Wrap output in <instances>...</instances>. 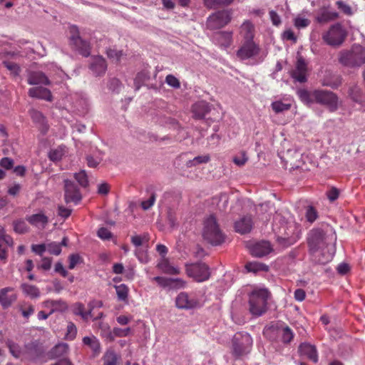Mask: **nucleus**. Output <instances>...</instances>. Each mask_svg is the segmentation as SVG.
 Returning <instances> with one entry per match:
<instances>
[{"mask_svg": "<svg viewBox=\"0 0 365 365\" xmlns=\"http://www.w3.org/2000/svg\"><path fill=\"white\" fill-rule=\"evenodd\" d=\"M336 240V234L331 228H327L326 230L314 229L309 234L308 244L310 251L313 253L325 247L328 248L329 252L328 254L326 255L324 259H319V262L326 263L333 257V245Z\"/></svg>", "mask_w": 365, "mask_h": 365, "instance_id": "nucleus-1", "label": "nucleus"}, {"mask_svg": "<svg viewBox=\"0 0 365 365\" xmlns=\"http://www.w3.org/2000/svg\"><path fill=\"white\" fill-rule=\"evenodd\" d=\"M297 96L304 103L309 106L317 103L327 106L331 111H334L338 108V97L331 91L326 90L308 91L300 89L297 91Z\"/></svg>", "mask_w": 365, "mask_h": 365, "instance_id": "nucleus-2", "label": "nucleus"}, {"mask_svg": "<svg viewBox=\"0 0 365 365\" xmlns=\"http://www.w3.org/2000/svg\"><path fill=\"white\" fill-rule=\"evenodd\" d=\"M269 293L265 288H255L250 294V311L252 315L259 317L267 309V299Z\"/></svg>", "mask_w": 365, "mask_h": 365, "instance_id": "nucleus-3", "label": "nucleus"}, {"mask_svg": "<svg viewBox=\"0 0 365 365\" xmlns=\"http://www.w3.org/2000/svg\"><path fill=\"white\" fill-rule=\"evenodd\" d=\"M202 236L208 243L212 245H218L224 242V235L213 215H210L205 220Z\"/></svg>", "mask_w": 365, "mask_h": 365, "instance_id": "nucleus-4", "label": "nucleus"}, {"mask_svg": "<svg viewBox=\"0 0 365 365\" xmlns=\"http://www.w3.org/2000/svg\"><path fill=\"white\" fill-rule=\"evenodd\" d=\"M339 62L347 67H359L365 64V48L355 45L350 51L340 53Z\"/></svg>", "mask_w": 365, "mask_h": 365, "instance_id": "nucleus-5", "label": "nucleus"}, {"mask_svg": "<svg viewBox=\"0 0 365 365\" xmlns=\"http://www.w3.org/2000/svg\"><path fill=\"white\" fill-rule=\"evenodd\" d=\"M252 338L248 333H236L232 340V354L236 357H240L249 354L252 349Z\"/></svg>", "mask_w": 365, "mask_h": 365, "instance_id": "nucleus-6", "label": "nucleus"}, {"mask_svg": "<svg viewBox=\"0 0 365 365\" xmlns=\"http://www.w3.org/2000/svg\"><path fill=\"white\" fill-rule=\"evenodd\" d=\"M346 36V30L341 24L337 23L332 25L327 32L322 34V39L329 46H338L344 41Z\"/></svg>", "mask_w": 365, "mask_h": 365, "instance_id": "nucleus-7", "label": "nucleus"}, {"mask_svg": "<svg viewBox=\"0 0 365 365\" xmlns=\"http://www.w3.org/2000/svg\"><path fill=\"white\" fill-rule=\"evenodd\" d=\"M185 272L197 282L207 281L210 277V268L203 262L186 264Z\"/></svg>", "mask_w": 365, "mask_h": 365, "instance_id": "nucleus-8", "label": "nucleus"}, {"mask_svg": "<svg viewBox=\"0 0 365 365\" xmlns=\"http://www.w3.org/2000/svg\"><path fill=\"white\" fill-rule=\"evenodd\" d=\"M274 230L278 234L277 241L279 244L283 247L290 246L297 240L298 237L294 232L295 226L293 225H284L280 227L279 230L277 231L276 229H274Z\"/></svg>", "mask_w": 365, "mask_h": 365, "instance_id": "nucleus-9", "label": "nucleus"}, {"mask_svg": "<svg viewBox=\"0 0 365 365\" xmlns=\"http://www.w3.org/2000/svg\"><path fill=\"white\" fill-rule=\"evenodd\" d=\"M70 33V42L75 46V48L83 56H88L90 55V45L83 41L79 36V31L76 26L71 25L69 26Z\"/></svg>", "mask_w": 365, "mask_h": 365, "instance_id": "nucleus-10", "label": "nucleus"}, {"mask_svg": "<svg viewBox=\"0 0 365 365\" xmlns=\"http://www.w3.org/2000/svg\"><path fill=\"white\" fill-rule=\"evenodd\" d=\"M231 20L229 11H218L210 16L207 21V26L210 29H217L225 26Z\"/></svg>", "mask_w": 365, "mask_h": 365, "instance_id": "nucleus-11", "label": "nucleus"}, {"mask_svg": "<svg viewBox=\"0 0 365 365\" xmlns=\"http://www.w3.org/2000/svg\"><path fill=\"white\" fill-rule=\"evenodd\" d=\"M64 199L66 203L78 204L81 200V195L73 182L64 180Z\"/></svg>", "mask_w": 365, "mask_h": 365, "instance_id": "nucleus-12", "label": "nucleus"}, {"mask_svg": "<svg viewBox=\"0 0 365 365\" xmlns=\"http://www.w3.org/2000/svg\"><path fill=\"white\" fill-rule=\"evenodd\" d=\"M259 52V46L254 41H245L237 52V57L246 60L257 56Z\"/></svg>", "mask_w": 365, "mask_h": 365, "instance_id": "nucleus-13", "label": "nucleus"}, {"mask_svg": "<svg viewBox=\"0 0 365 365\" xmlns=\"http://www.w3.org/2000/svg\"><path fill=\"white\" fill-rule=\"evenodd\" d=\"M307 66L304 58L297 53L295 68L292 71V77L297 81L303 83L307 81Z\"/></svg>", "mask_w": 365, "mask_h": 365, "instance_id": "nucleus-14", "label": "nucleus"}, {"mask_svg": "<svg viewBox=\"0 0 365 365\" xmlns=\"http://www.w3.org/2000/svg\"><path fill=\"white\" fill-rule=\"evenodd\" d=\"M248 247L251 255L257 257H264L272 251L271 245L267 241H261L250 244Z\"/></svg>", "mask_w": 365, "mask_h": 365, "instance_id": "nucleus-15", "label": "nucleus"}, {"mask_svg": "<svg viewBox=\"0 0 365 365\" xmlns=\"http://www.w3.org/2000/svg\"><path fill=\"white\" fill-rule=\"evenodd\" d=\"M17 299V294L13 287H5L0 290V304L4 309L10 307Z\"/></svg>", "mask_w": 365, "mask_h": 365, "instance_id": "nucleus-16", "label": "nucleus"}, {"mask_svg": "<svg viewBox=\"0 0 365 365\" xmlns=\"http://www.w3.org/2000/svg\"><path fill=\"white\" fill-rule=\"evenodd\" d=\"M176 306L180 309H193L198 306V302L195 299H190L185 292L180 293L175 299Z\"/></svg>", "mask_w": 365, "mask_h": 365, "instance_id": "nucleus-17", "label": "nucleus"}, {"mask_svg": "<svg viewBox=\"0 0 365 365\" xmlns=\"http://www.w3.org/2000/svg\"><path fill=\"white\" fill-rule=\"evenodd\" d=\"M43 304L44 308L49 310V314L63 312L68 309L67 303L62 299H48L45 301Z\"/></svg>", "mask_w": 365, "mask_h": 365, "instance_id": "nucleus-18", "label": "nucleus"}, {"mask_svg": "<svg viewBox=\"0 0 365 365\" xmlns=\"http://www.w3.org/2000/svg\"><path fill=\"white\" fill-rule=\"evenodd\" d=\"M240 35L245 41H253L255 26L248 20L245 21L240 27Z\"/></svg>", "mask_w": 365, "mask_h": 365, "instance_id": "nucleus-19", "label": "nucleus"}, {"mask_svg": "<svg viewBox=\"0 0 365 365\" xmlns=\"http://www.w3.org/2000/svg\"><path fill=\"white\" fill-rule=\"evenodd\" d=\"M299 351L301 355L307 356L313 362L317 363L318 361L317 351L314 346L303 343L299 346Z\"/></svg>", "mask_w": 365, "mask_h": 365, "instance_id": "nucleus-20", "label": "nucleus"}, {"mask_svg": "<svg viewBox=\"0 0 365 365\" xmlns=\"http://www.w3.org/2000/svg\"><path fill=\"white\" fill-rule=\"evenodd\" d=\"M29 96L31 98L46 100L47 101H52V95L51 91L46 88L34 87L29 90Z\"/></svg>", "mask_w": 365, "mask_h": 365, "instance_id": "nucleus-21", "label": "nucleus"}, {"mask_svg": "<svg viewBox=\"0 0 365 365\" xmlns=\"http://www.w3.org/2000/svg\"><path fill=\"white\" fill-rule=\"evenodd\" d=\"M213 41L219 46L226 48L230 46L232 41V32L220 31L216 33L213 37Z\"/></svg>", "mask_w": 365, "mask_h": 365, "instance_id": "nucleus-22", "label": "nucleus"}, {"mask_svg": "<svg viewBox=\"0 0 365 365\" xmlns=\"http://www.w3.org/2000/svg\"><path fill=\"white\" fill-rule=\"evenodd\" d=\"M28 83L30 85H49L50 81L41 71H32L28 74Z\"/></svg>", "mask_w": 365, "mask_h": 365, "instance_id": "nucleus-23", "label": "nucleus"}, {"mask_svg": "<svg viewBox=\"0 0 365 365\" xmlns=\"http://www.w3.org/2000/svg\"><path fill=\"white\" fill-rule=\"evenodd\" d=\"M338 17V14L334 11H331L327 7L320 9L316 17V21L320 24L327 23L334 20Z\"/></svg>", "mask_w": 365, "mask_h": 365, "instance_id": "nucleus-24", "label": "nucleus"}, {"mask_svg": "<svg viewBox=\"0 0 365 365\" xmlns=\"http://www.w3.org/2000/svg\"><path fill=\"white\" fill-rule=\"evenodd\" d=\"M193 115L195 118H203L210 110L209 104L205 101L195 103L192 108Z\"/></svg>", "mask_w": 365, "mask_h": 365, "instance_id": "nucleus-25", "label": "nucleus"}, {"mask_svg": "<svg viewBox=\"0 0 365 365\" xmlns=\"http://www.w3.org/2000/svg\"><path fill=\"white\" fill-rule=\"evenodd\" d=\"M26 220L33 226L40 229L45 228L48 222L47 216L43 213L34 214L26 217Z\"/></svg>", "mask_w": 365, "mask_h": 365, "instance_id": "nucleus-26", "label": "nucleus"}, {"mask_svg": "<svg viewBox=\"0 0 365 365\" xmlns=\"http://www.w3.org/2000/svg\"><path fill=\"white\" fill-rule=\"evenodd\" d=\"M83 345L89 347L93 352L94 355H98L101 351V343L96 336L90 335L84 336L82 339Z\"/></svg>", "mask_w": 365, "mask_h": 365, "instance_id": "nucleus-27", "label": "nucleus"}, {"mask_svg": "<svg viewBox=\"0 0 365 365\" xmlns=\"http://www.w3.org/2000/svg\"><path fill=\"white\" fill-rule=\"evenodd\" d=\"M252 227V222L250 217H244L235 224V230L241 234L250 232Z\"/></svg>", "mask_w": 365, "mask_h": 365, "instance_id": "nucleus-28", "label": "nucleus"}, {"mask_svg": "<svg viewBox=\"0 0 365 365\" xmlns=\"http://www.w3.org/2000/svg\"><path fill=\"white\" fill-rule=\"evenodd\" d=\"M68 153V150L67 147L64 145H61L50 150L48 153V158L53 162L59 161Z\"/></svg>", "mask_w": 365, "mask_h": 365, "instance_id": "nucleus-29", "label": "nucleus"}, {"mask_svg": "<svg viewBox=\"0 0 365 365\" xmlns=\"http://www.w3.org/2000/svg\"><path fill=\"white\" fill-rule=\"evenodd\" d=\"M158 267L165 274H178L180 273V268L172 265L169 261L163 258L158 264Z\"/></svg>", "mask_w": 365, "mask_h": 365, "instance_id": "nucleus-30", "label": "nucleus"}, {"mask_svg": "<svg viewBox=\"0 0 365 365\" xmlns=\"http://www.w3.org/2000/svg\"><path fill=\"white\" fill-rule=\"evenodd\" d=\"M107 65L106 61L101 56H96L93 58L91 64V69L96 75L104 73L106 71Z\"/></svg>", "mask_w": 365, "mask_h": 365, "instance_id": "nucleus-31", "label": "nucleus"}, {"mask_svg": "<svg viewBox=\"0 0 365 365\" xmlns=\"http://www.w3.org/2000/svg\"><path fill=\"white\" fill-rule=\"evenodd\" d=\"M120 356L113 349H107L102 360L103 365H118Z\"/></svg>", "mask_w": 365, "mask_h": 365, "instance_id": "nucleus-32", "label": "nucleus"}, {"mask_svg": "<svg viewBox=\"0 0 365 365\" xmlns=\"http://www.w3.org/2000/svg\"><path fill=\"white\" fill-rule=\"evenodd\" d=\"M68 350L69 347L66 343H60L52 349L51 354L53 358L63 357L68 354Z\"/></svg>", "mask_w": 365, "mask_h": 365, "instance_id": "nucleus-33", "label": "nucleus"}, {"mask_svg": "<svg viewBox=\"0 0 365 365\" xmlns=\"http://www.w3.org/2000/svg\"><path fill=\"white\" fill-rule=\"evenodd\" d=\"M21 289L24 294L30 298H38L40 296L39 289L34 285L23 284Z\"/></svg>", "mask_w": 365, "mask_h": 365, "instance_id": "nucleus-34", "label": "nucleus"}, {"mask_svg": "<svg viewBox=\"0 0 365 365\" xmlns=\"http://www.w3.org/2000/svg\"><path fill=\"white\" fill-rule=\"evenodd\" d=\"M118 299L120 302H126L128 298L129 289L125 284L115 286Z\"/></svg>", "mask_w": 365, "mask_h": 365, "instance_id": "nucleus-35", "label": "nucleus"}, {"mask_svg": "<svg viewBox=\"0 0 365 365\" xmlns=\"http://www.w3.org/2000/svg\"><path fill=\"white\" fill-rule=\"evenodd\" d=\"M245 269L249 272L256 273L259 271L267 272V271H268L269 267L267 265L262 264V263H259V262H248L246 264Z\"/></svg>", "mask_w": 365, "mask_h": 365, "instance_id": "nucleus-36", "label": "nucleus"}, {"mask_svg": "<svg viewBox=\"0 0 365 365\" xmlns=\"http://www.w3.org/2000/svg\"><path fill=\"white\" fill-rule=\"evenodd\" d=\"M98 329L101 330V336L108 341H113V338L110 326L107 323L99 322Z\"/></svg>", "mask_w": 365, "mask_h": 365, "instance_id": "nucleus-37", "label": "nucleus"}, {"mask_svg": "<svg viewBox=\"0 0 365 365\" xmlns=\"http://www.w3.org/2000/svg\"><path fill=\"white\" fill-rule=\"evenodd\" d=\"M133 331L130 327L120 328L114 327L112 330V336L113 340L115 337H126L133 334Z\"/></svg>", "mask_w": 365, "mask_h": 365, "instance_id": "nucleus-38", "label": "nucleus"}, {"mask_svg": "<svg viewBox=\"0 0 365 365\" xmlns=\"http://www.w3.org/2000/svg\"><path fill=\"white\" fill-rule=\"evenodd\" d=\"M210 160V157L209 155H199L194 158L192 160H188L187 162V166L191 168L200 164L207 163Z\"/></svg>", "mask_w": 365, "mask_h": 365, "instance_id": "nucleus-39", "label": "nucleus"}, {"mask_svg": "<svg viewBox=\"0 0 365 365\" xmlns=\"http://www.w3.org/2000/svg\"><path fill=\"white\" fill-rule=\"evenodd\" d=\"M290 103H283L281 101H276L272 103L271 107L272 110L276 113H282L285 110H288L291 108Z\"/></svg>", "mask_w": 365, "mask_h": 365, "instance_id": "nucleus-40", "label": "nucleus"}, {"mask_svg": "<svg viewBox=\"0 0 365 365\" xmlns=\"http://www.w3.org/2000/svg\"><path fill=\"white\" fill-rule=\"evenodd\" d=\"M349 96L356 103H361L363 100V92L358 86H354L350 88Z\"/></svg>", "mask_w": 365, "mask_h": 365, "instance_id": "nucleus-41", "label": "nucleus"}, {"mask_svg": "<svg viewBox=\"0 0 365 365\" xmlns=\"http://www.w3.org/2000/svg\"><path fill=\"white\" fill-rule=\"evenodd\" d=\"M3 64L13 76H18L19 75L21 68L17 63L9 61H4Z\"/></svg>", "mask_w": 365, "mask_h": 365, "instance_id": "nucleus-42", "label": "nucleus"}, {"mask_svg": "<svg viewBox=\"0 0 365 365\" xmlns=\"http://www.w3.org/2000/svg\"><path fill=\"white\" fill-rule=\"evenodd\" d=\"M74 313L76 315H80L83 319H86V320L91 317V310H88V312H86L84 310L83 304H82L81 303H78L75 305Z\"/></svg>", "mask_w": 365, "mask_h": 365, "instance_id": "nucleus-43", "label": "nucleus"}, {"mask_svg": "<svg viewBox=\"0 0 365 365\" xmlns=\"http://www.w3.org/2000/svg\"><path fill=\"white\" fill-rule=\"evenodd\" d=\"M281 335L282 340L284 343H289L293 339L294 334L292 330L288 327H282L279 330Z\"/></svg>", "mask_w": 365, "mask_h": 365, "instance_id": "nucleus-44", "label": "nucleus"}, {"mask_svg": "<svg viewBox=\"0 0 365 365\" xmlns=\"http://www.w3.org/2000/svg\"><path fill=\"white\" fill-rule=\"evenodd\" d=\"M294 24L297 29H304L310 24V21L299 14L294 19Z\"/></svg>", "mask_w": 365, "mask_h": 365, "instance_id": "nucleus-45", "label": "nucleus"}, {"mask_svg": "<svg viewBox=\"0 0 365 365\" xmlns=\"http://www.w3.org/2000/svg\"><path fill=\"white\" fill-rule=\"evenodd\" d=\"M75 179L82 187H86L88 184V176L84 170L74 174Z\"/></svg>", "mask_w": 365, "mask_h": 365, "instance_id": "nucleus-46", "label": "nucleus"}, {"mask_svg": "<svg viewBox=\"0 0 365 365\" xmlns=\"http://www.w3.org/2000/svg\"><path fill=\"white\" fill-rule=\"evenodd\" d=\"M77 334V329L75 324L72 322H69L67 326L66 333L65 338L68 340H73L75 339Z\"/></svg>", "mask_w": 365, "mask_h": 365, "instance_id": "nucleus-47", "label": "nucleus"}, {"mask_svg": "<svg viewBox=\"0 0 365 365\" xmlns=\"http://www.w3.org/2000/svg\"><path fill=\"white\" fill-rule=\"evenodd\" d=\"M148 242L147 235H134L131 237V242L137 247L142 246L144 243Z\"/></svg>", "mask_w": 365, "mask_h": 365, "instance_id": "nucleus-48", "label": "nucleus"}, {"mask_svg": "<svg viewBox=\"0 0 365 365\" xmlns=\"http://www.w3.org/2000/svg\"><path fill=\"white\" fill-rule=\"evenodd\" d=\"M46 250L52 255H59L61 252V245L57 242H51L47 244Z\"/></svg>", "mask_w": 365, "mask_h": 365, "instance_id": "nucleus-49", "label": "nucleus"}, {"mask_svg": "<svg viewBox=\"0 0 365 365\" xmlns=\"http://www.w3.org/2000/svg\"><path fill=\"white\" fill-rule=\"evenodd\" d=\"M6 344L12 356L15 358H19L21 355L20 347L11 340H8Z\"/></svg>", "mask_w": 365, "mask_h": 365, "instance_id": "nucleus-50", "label": "nucleus"}, {"mask_svg": "<svg viewBox=\"0 0 365 365\" xmlns=\"http://www.w3.org/2000/svg\"><path fill=\"white\" fill-rule=\"evenodd\" d=\"M318 217L317 210L312 206H309L306 210V218L308 222H313Z\"/></svg>", "mask_w": 365, "mask_h": 365, "instance_id": "nucleus-51", "label": "nucleus"}, {"mask_svg": "<svg viewBox=\"0 0 365 365\" xmlns=\"http://www.w3.org/2000/svg\"><path fill=\"white\" fill-rule=\"evenodd\" d=\"M233 0H204L205 4L208 8H213L221 4H229Z\"/></svg>", "mask_w": 365, "mask_h": 365, "instance_id": "nucleus-52", "label": "nucleus"}, {"mask_svg": "<svg viewBox=\"0 0 365 365\" xmlns=\"http://www.w3.org/2000/svg\"><path fill=\"white\" fill-rule=\"evenodd\" d=\"M153 280L155 281L158 284L163 288H170L171 284V278H167L163 277H155Z\"/></svg>", "mask_w": 365, "mask_h": 365, "instance_id": "nucleus-53", "label": "nucleus"}, {"mask_svg": "<svg viewBox=\"0 0 365 365\" xmlns=\"http://www.w3.org/2000/svg\"><path fill=\"white\" fill-rule=\"evenodd\" d=\"M170 288L181 289L185 287L187 282L181 278H171Z\"/></svg>", "mask_w": 365, "mask_h": 365, "instance_id": "nucleus-54", "label": "nucleus"}, {"mask_svg": "<svg viewBox=\"0 0 365 365\" xmlns=\"http://www.w3.org/2000/svg\"><path fill=\"white\" fill-rule=\"evenodd\" d=\"M15 232L18 233H24L28 230V227L24 221L18 220L14 223Z\"/></svg>", "mask_w": 365, "mask_h": 365, "instance_id": "nucleus-55", "label": "nucleus"}, {"mask_svg": "<svg viewBox=\"0 0 365 365\" xmlns=\"http://www.w3.org/2000/svg\"><path fill=\"white\" fill-rule=\"evenodd\" d=\"M97 235L98 237L103 240H110L112 237V233L108 228L106 227H101L98 230Z\"/></svg>", "mask_w": 365, "mask_h": 365, "instance_id": "nucleus-56", "label": "nucleus"}, {"mask_svg": "<svg viewBox=\"0 0 365 365\" xmlns=\"http://www.w3.org/2000/svg\"><path fill=\"white\" fill-rule=\"evenodd\" d=\"M107 55L111 59L119 61L123 56V52L116 49L109 48L107 50Z\"/></svg>", "mask_w": 365, "mask_h": 365, "instance_id": "nucleus-57", "label": "nucleus"}, {"mask_svg": "<svg viewBox=\"0 0 365 365\" xmlns=\"http://www.w3.org/2000/svg\"><path fill=\"white\" fill-rule=\"evenodd\" d=\"M81 262V257L77 254H73L69 256V264L68 268L70 269H74V267L79 264Z\"/></svg>", "mask_w": 365, "mask_h": 365, "instance_id": "nucleus-58", "label": "nucleus"}, {"mask_svg": "<svg viewBox=\"0 0 365 365\" xmlns=\"http://www.w3.org/2000/svg\"><path fill=\"white\" fill-rule=\"evenodd\" d=\"M31 118L34 122L38 123L41 125H44L45 119L41 112L37 111V110H33L31 112Z\"/></svg>", "mask_w": 365, "mask_h": 365, "instance_id": "nucleus-59", "label": "nucleus"}, {"mask_svg": "<svg viewBox=\"0 0 365 365\" xmlns=\"http://www.w3.org/2000/svg\"><path fill=\"white\" fill-rule=\"evenodd\" d=\"M336 5H337L338 8L342 12H344L345 14H346V15H351L352 14L351 9V7L348 4L344 3L341 1H336Z\"/></svg>", "mask_w": 365, "mask_h": 365, "instance_id": "nucleus-60", "label": "nucleus"}, {"mask_svg": "<svg viewBox=\"0 0 365 365\" xmlns=\"http://www.w3.org/2000/svg\"><path fill=\"white\" fill-rule=\"evenodd\" d=\"M133 319V317L131 315H119L116 317V322L120 325H127L131 320Z\"/></svg>", "mask_w": 365, "mask_h": 365, "instance_id": "nucleus-61", "label": "nucleus"}, {"mask_svg": "<svg viewBox=\"0 0 365 365\" xmlns=\"http://www.w3.org/2000/svg\"><path fill=\"white\" fill-rule=\"evenodd\" d=\"M155 201V194H152L148 200L142 202V208L145 210H148L154 205Z\"/></svg>", "mask_w": 365, "mask_h": 365, "instance_id": "nucleus-62", "label": "nucleus"}, {"mask_svg": "<svg viewBox=\"0 0 365 365\" xmlns=\"http://www.w3.org/2000/svg\"><path fill=\"white\" fill-rule=\"evenodd\" d=\"M165 82L170 86L173 88H179L180 87V82L177 78H175L173 75H168L165 78Z\"/></svg>", "mask_w": 365, "mask_h": 365, "instance_id": "nucleus-63", "label": "nucleus"}, {"mask_svg": "<svg viewBox=\"0 0 365 365\" xmlns=\"http://www.w3.org/2000/svg\"><path fill=\"white\" fill-rule=\"evenodd\" d=\"M14 165V160L9 158H3L0 160V166L6 170L11 169Z\"/></svg>", "mask_w": 365, "mask_h": 365, "instance_id": "nucleus-64", "label": "nucleus"}]
</instances>
